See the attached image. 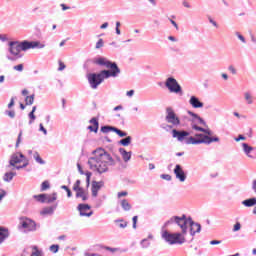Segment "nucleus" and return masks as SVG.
Listing matches in <instances>:
<instances>
[{
  "label": "nucleus",
  "mask_w": 256,
  "mask_h": 256,
  "mask_svg": "<svg viewBox=\"0 0 256 256\" xmlns=\"http://www.w3.org/2000/svg\"><path fill=\"white\" fill-rule=\"evenodd\" d=\"M45 197H46V194L34 195V199L39 201V203H45Z\"/></svg>",
  "instance_id": "nucleus-39"
},
{
  "label": "nucleus",
  "mask_w": 256,
  "mask_h": 256,
  "mask_svg": "<svg viewBox=\"0 0 256 256\" xmlns=\"http://www.w3.org/2000/svg\"><path fill=\"white\" fill-rule=\"evenodd\" d=\"M103 45H104L103 39L100 38V39L97 41L95 48H96V49H101V47H103Z\"/></svg>",
  "instance_id": "nucleus-50"
},
{
  "label": "nucleus",
  "mask_w": 256,
  "mask_h": 256,
  "mask_svg": "<svg viewBox=\"0 0 256 256\" xmlns=\"http://www.w3.org/2000/svg\"><path fill=\"white\" fill-rule=\"evenodd\" d=\"M115 128L114 126H109V125H106V126H102L100 131L102 133H111V131H113V133H115Z\"/></svg>",
  "instance_id": "nucleus-35"
},
{
  "label": "nucleus",
  "mask_w": 256,
  "mask_h": 256,
  "mask_svg": "<svg viewBox=\"0 0 256 256\" xmlns=\"http://www.w3.org/2000/svg\"><path fill=\"white\" fill-rule=\"evenodd\" d=\"M83 187H81V180H76L75 184L73 185V191H81Z\"/></svg>",
  "instance_id": "nucleus-40"
},
{
  "label": "nucleus",
  "mask_w": 256,
  "mask_h": 256,
  "mask_svg": "<svg viewBox=\"0 0 256 256\" xmlns=\"http://www.w3.org/2000/svg\"><path fill=\"white\" fill-rule=\"evenodd\" d=\"M28 117H29V119H30L29 125L33 124L34 121H35V119H37V116H35V112H30V113L28 114Z\"/></svg>",
  "instance_id": "nucleus-44"
},
{
  "label": "nucleus",
  "mask_w": 256,
  "mask_h": 256,
  "mask_svg": "<svg viewBox=\"0 0 256 256\" xmlns=\"http://www.w3.org/2000/svg\"><path fill=\"white\" fill-rule=\"evenodd\" d=\"M220 139L219 136H212L207 134L204 136V145H211V143H219Z\"/></svg>",
  "instance_id": "nucleus-19"
},
{
  "label": "nucleus",
  "mask_w": 256,
  "mask_h": 256,
  "mask_svg": "<svg viewBox=\"0 0 256 256\" xmlns=\"http://www.w3.org/2000/svg\"><path fill=\"white\" fill-rule=\"evenodd\" d=\"M242 151L244 155H246V157H248L249 159H253V155H251V153L255 151V148L253 146H250L247 143H242Z\"/></svg>",
  "instance_id": "nucleus-15"
},
{
  "label": "nucleus",
  "mask_w": 256,
  "mask_h": 256,
  "mask_svg": "<svg viewBox=\"0 0 256 256\" xmlns=\"http://www.w3.org/2000/svg\"><path fill=\"white\" fill-rule=\"evenodd\" d=\"M27 165H29V162H26L23 165L14 166V168L19 171L20 169H25V167H27Z\"/></svg>",
  "instance_id": "nucleus-56"
},
{
  "label": "nucleus",
  "mask_w": 256,
  "mask_h": 256,
  "mask_svg": "<svg viewBox=\"0 0 256 256\" xmlns=\"http://www.w3.org/2000/svg\"><path fill=\"white\" fill-rule=\"evenodd\" d=\"M20 225L22 229H25L27 232L37 231V223L31 220V218H27V217L20 218Z\"/></svg>",
  "instance_id": "nucleus-6"
},
{
  "label": "nucleus",
  "mask_w": 256,
  "mask_h": 256,
  "mask_svg": "<svg viewBox=\"0 0 256 256\" xmlns=\"http://www.w3.org/2000/svg\"><path fill=\"white\" fill-rule=\"evenodd\" d=\"M9 238V229L0 226V245L5 241V239Z\"/></svg>",
  "instance_id": "nucleus-21"
},
{
  "label": "nucleus",
  "mask_w": 256,
  "mask_h": 256,
  "mask_svg": "<svg viewBox=\"0 0 256 256\" xmlns=\"http://www.w3.org/2000/svg\"><path fill=\"white\" fill-rule=\"evenodd\" d=\"M188 115L192 117V125H203V127H207V122L201 118L198 114L188 111Z\"/></svg>",
  "instance_id": "nucleus-13"
},
{
  "label": "nucleus",
  "mask_w": 256,
  "mask_h": 256,
  "mask_svg": "<svg viewBox=\"0 0 256 256\" xmlns=\"http://www.w3.org/2000/svg\"><path fill=\"white\" fill-rule=\"evenodd\" d=\"M131 141H133V138L131 136H126L119 141V145H122V147H129V145H131Z\"/></svg>",
  "instance_id": "nucleus-28"
},
{
  "label": "nucleus",
  "mask_w": 256,
  "mask_h": 256,
  "mask_svg": "<svg viewBox=\"0 0 256 256\" xmlns=\"http://www.w3.org/2000/svg\"><path fill=\"white\" fill-rule=\"evenodd\" d=\"M165 121L166 123H169V125H166L168 129H173V127H179V125H181V120L179 119V116L171 107L166 108Z\"/></svg>",
  "instance_id": "nucleus-4"
},
{
  "label": "nucleus",
  "mask_w": 256,
  "mask_h": 256,
  "mask_svg": "<svg viewBox=\"0 0 256 256\" xmlns=\"http://www.w3.org/2000/svg\"><path fill=\"white\" fill-rule=\"evenodd\" d=\"M228 71H230L232 75H237V69L233 65L228 66Z\"/></svg>",
  "instance_id": "nucleus-49"
},
{
  "label": "nucleus",
  "mask_w": 256,
  "mask_h": 256,
  "mask_svg": "<svg viewBox=\"0 0 256 256\" xmlns=\"http://www.w3.org/2000/svg\"><path fill=\"white\" fill-rule=\"evenodd\" d=\"M23 161H25V155L20 152L15 153L11 156V159L9 161L10 165H8V167H15L17 163H23Z\"/></svg>",
  "instance_id": "nucleus-11"
},
{
  "label": "nucleus",
  "mask_w": 256,
  "mask_h": 256,
  "mask_svg": "<svg viewBox=\"0 0 256 256\" xmlns=\"http://www.w3.org/2000/svg\"><path fill=\"white\" fill-rule=\"evenodd\" d=\"M49 187H51V186L49 185V181H44V182H42V184H41V191H47V189H49Z\"/></svg>",
  "instance_id": "nucleus-46"
},
{
  "label": "nucleus",
  "mask_w": 256,
  "mask_h": 256,
  "mask_svg": "<svg viewBox=\"0 0 256 256\" xmlns=\"http://www.w3.org/2000/svg\"><path fill=\"white\" fill-rule=\"evenodd\" d=\"M51 253H59V244H53L49 247Z\"/></svg>",
  "instance_id": "nucleus-41"
},
{
  "label": "nucleus",
  "mask_w": 256,
  "mask_h": 256,
  "mask_svg": "<svg viewBox=\"0 0 256 256\" xmlns=\"http://www.w3.org/2000/svg\"><path fill=\"white\" fill-rule=\"evenodd\" d=\"M21 137H23V131H20L18 134V138L16 141V147H19V144L21 143Z\"/></svg>",
  "instance_id": "nucleus-52"
},
{
  "label": "nucleus",
  "mask_w": 256,
  "mask_h": 256,
  "mask_svg": "<svg viewBox=\"0 0 256 256\" xmlns=\"http://www.w3.org/2000/svg\"><path fill=\"white\" fill-rule=\"evenodd\" d=\"M128 193L127 191L118 192V198L121 199V197H127Z\"/></svg>",
  "instance_id": "nucleus-60"
},
{
  "label": "nucleus",
  "mask_w": 256,
  "mask_h": 256,
  "mask_svg": "<svg viewBox=\"0 0 256 256\" xmlns=\"http://www.w3.org/2000/svg\"><path fill=\"white\" fill-rule=\"evenodd\" d=\"M32 49H45V44L40 41H31Z\"/></svg>",
  "instance_id": "nucleus-34"
},
{
  "label": "nucleus",
  "mask_w": 256,
  "mask_h": 256,
  "mask_svg": "<svg viewBox=\"0 0 256 256\" xmlns=\"http://www.w3.org/2000/svg\"><path fill=\"white\" fill-rule=\"evenodd\" d=\"M204 143V139H197L193 136H190L185 140L186 145H201Z\"/></svg>",
  "instance_id": "nucleus-18"
},
{
  "label": "nucleus",
  "mask_w": 256,
  "mask_h": 256,
  "mask_svg": "<svg viewBox=\"0 0 256 256\" xmlns=\"http://www.w3.org/2000/svg\"><path fill=\"white\" fill-rule=\"evenodd\" d=\"M39 131L44 133V135H47V129H45V127L41 123L39 124Z\"/></svg>",
  "instance_id": "nucleus-58"
},
{
  "label": "nucleus",
  "mask_w": 256,
  "mask_h": 256,
  "mask_svg": "<svg viewBox=\"0 0 256 256\" xmlns=\"http://www.w3.org/2000/svg\"><path fill=\"white\" fill-rule=\"evenodd\" d=\"M208 21L211 25H213V27H215L216 29H219V24L211 16L208 17Z\"/></svg>",
  "instance_id": "nucleus-45"
},
{
  "label": "nucleus",
  "mask_w": 256,
  "mask_h": 256,
  "mask_svg": "<svg viewBox=\"0 0 256 256\" xmlns=\"http://www.w3.org/2000/svg\"><path fill=\"white\" fill-rule=\"evenodd\" d=\"M89 123H91L93 126H88V130L92 131L93 133H97V131H99V120H97V118H92L90 119Z\"/></svg>",
  "instance_id": "nucleus-20"
},
{
  "label": "nucleus",
  "mask_w": 256,
  "mask_h": 256,
  "mask_svg": "<svg viewBox=\"0 0 256 256\" xmlns=\"http://www.w3.org/2000/svg\"><path fill=\"white\" fill-rule=\"evenodd\" d=\"M86 181L87 185H89V181H91V172H86Z\"/></svg>",
  "instance_id": "nucleus-64"
},
{
  "label": "nucleus",
  "mask_w": 256,
  "mask_h": 256,
  "mask_svg": "<svg viewBox=\"0 0 256 256\" xmlns=\"http://www.w3.org/2000/svg\"><path fill=\"white\" fill-rule=\"evenodd\" d=\"M5 115H8L10 119H15V112L13 110H6Z\"/></svg>",
  "instance_id": "nucleus-47"
},
{
  "label": "nucleus",
  "mask_w": 256,
  "mask_h": 256,
  "mask_svg": "<svg viewBox=\"0 0 256 256\" xmlns=\"http://www.w3.org/2000/svg\"><path fill=\"white\" fill-rule=\"evenodd\" d=\"M76 199H82V201H87L89 199V195L85 192V189H81L76 191Z\"/></svg>",
  "instance_id": "nucleus-23"
},
{
  "label": "nucleus",
  "mask_w": 256,
  "mask_h": 256,
  "mask_svg": "<svg viewBox=\"0 0 256 256\" xmlns=\"http://www.w3.org/2000/svg\"><path fill=\"white\" fill-rule=\"evenodd\" d=\"M96 65H100L102 67H106V69L110 70H102L99 73H90L88 74V83L91 89H97L105 79H109L111 77H117L121 75V69L117 65L116 62L109 61L107 58L99 57L94 61Z\"/></svg>",
  "instance_id": "nucleus-2"
},
{
  "label": "nucleus",
  "mask_w": 256,
  "mask_h": 256,
  "mask_svg": "<svg viewBox=\"0 0 256 256\" xmlns=\"http://www.w3.org/2000/svg\"><path fill=\"white\" fill-rule=\"evenodd\" d=\"M55 209H57V206L45 207L41 210L40 215H53V213H55Z\"/></svg>",
  "instance_id": "nucleus-24"
},
{
  "label": "nucleus",
  "mask_w": 256,
  "mask_h": 256,
  "mask_svg": "<svg viewBox=\"0 0 256 256\" xmlns=\"http://www.w3.org/2000/svg\"><path fill=\"white\" fill-rule=\"evenodd\" d=\"M182 5H183V7H185L186 9H191V4H190L187 0H183V1H182Z\"/></svg>",
  "instance_id": "nucleus-55"
},
{
  "label": "nucleus",
  "mask_w": 256,
  "mask_h": 256,
  "mask_svg": "<svg viewBox=\"0 0 256 256\" xmlns=\"http://www.w3.org/2000/svg\"><path fill=\"white\" fill-rule=\"evenodd\" d=\"M31 256H43V251L37 249V246H35Z\"/></svg>",
  "instance_id": "nucleus-43"
},
{
  "label": "nucleus",
  "mask_w": 256,
  "mask_h": 256,
  "mask_svg": "<svg viewBox=\"0 0 256 256\" xmlns=\"http://www.w3.org/2000/svg\"><path fill=\"white\" fill-rule=\"evenodd\" d=\"M0 41H2V43H5L6 41H9V38L7 37V34H0Z\"/></svg>",
  "instance_id": "nucleus-54"
},
{
  "label": "nucleus",
  "mask_w": 256,
  "mask_h": 256,
  "mask_svg": "<svg viewBox=\"0 0 256 256\" xmlns=\"http://www.w3.org/2000/svg\"><path fill=\"white\" fill-rule=\"evenodd\" d=\"M119 153L124 161V163H129L131 161V155H133V152L125 150V148H119Z\"/></svg>",
  "instance_id": "nucleus-17"
},
{
  "label": "nucleus",
  "mask_w": 256,
  "mask_h": 256,
  "mask_svg": "<svg viewBox=\"0 0 256 256\" xmlns=\"http://www.w3.org/2000/svg\"><path fill=\"white\" fill-rule=\"evenodd\" d=\"M19 45L21 51H29V49H32L31 41L24 40L19 42Z\"/></svg>",
  "instance_id": "nucleus-25"
},
{
  "label": "nucleus",
  "mask_w": 256,
  "mask_h": 256,
  "mask_svg": "<svg viewBox=\"0 0 256 256\" xmlns=\"http://www.w3.org/2000/svg\"><path fill=\"white\" fill-rule=\"evenodd\" d=\"M122 209H124L125 211H131V204L129 203V201H127V199H123L120 202Z\"/></svg>",
  "instance_id": "nucleus-33"
},
{
  "label": "nucleus",
  "mask_w": 256,
  "mask_h": 256,
  "mask_svg": "<svg viewBox=\"0 0 256 256\" xmlns=\"http://www.w3.org/2000/svg\"><path fill=\"white\" fill-rule=\"evenodd\" d=\"M16 175H17V172H13V171L6 172V173L4 174L3 180H4L6 183H11V181H13V177H15Z\"/></svg>",
  "instance_id": "nucleus-26"
},
{
  "label": "nucleus",
  "mask_w": 256,
  "mask_h": 256,
  "mask_svg": "<svg viewBox=\"0 0 256 256\" xmlns=\"http://www.w3.org/2000/svg\"><path fill=\"white\" fill-rule=\"evenodd\" d=\"M244 99L247 103V105H253V95L251 94V92H245L244 93Z\"/></svg>",
  "instance_id": "nucleus-32"
},
{
  "label": "nucleus",
  "mask_w": 256,
  "mask_h": 256,
  "mask_svg": "<svg viewBox=\"0 0 256 256\" xmlns=\"http://www.w3.org/2000/svg\"><path fill=\"white\" fill-rule=\"evenodd\" d=\"M165 87L168 89L169 93H174L175 95H183V88L177 79L173 77H168L165 81Z\"/></svg>",
  "instance_id": "nucleus-5"
},
{
  "label": "nucleus",
  "mask_w": 256,
  "mask_h": 256,
  "mask_svg": "<svg viewBox=\"0 0 256 256\" xmlns=\"http://www.w3.org/2000/svg\"><path fill=\"white\" fill-rule=\"evenodd\" d=\"M57 201V193L54 192L52 195L46 194L45 203H53Z\"/></svg>",
  "instance_id": "nucleus-31"
},
{
  "label": "nucleus",
  "mask_w": 256,
  "mask_h": 256,
  "mask_svg": "<svg viewBox=\"0 0 256 256\" xmlns=\"http://www.w3.org/2000/svg\"><path fill=\"white\" fill-rule=\"evenodd\" d=\"M8 47L10 55H13V57H16V59H21V46L19 41H10L8 43Z\"/></svg>",
  "instance_id": "nucleus-7"
},
{
  "label": "nucleus",
  "mask_w": 256,
  "mask_h": 256,
  "mask_svg": "<svg viewBox=\"0 0 256 256\" xmlns=\"http://www.w3.org/2000/svg\"><path fill=\"white\" fill-rule=\"evenodd\" d=\"M210 245H221V240H212L210 241Z\"/></svg>",
  "instance_id": "nucleus-62"
},
{
  "label": "nucleus",
  "mask_w": 256,
  "mask_h": 256,
  "mask_svg": "<svg viewBox=\"0 0 256 256\" xmlns=\"http://www.w3.org/2000/svg\"><path fill=\"white\" fill-rule=\"evenodd\" d=\"M33 157H34L36 163H39V165H45V160L41 159L39 152H34Z\"/></svg>",
  "instance_id": "nucleus-36"
},
{
  "label": "nucleus",
  "mask_w": 256,
  "mask_h": 256,
  "mask_svg": "<svg viewBox=\"0 0 256 256\" xmlns=\"http://www.w3.org/2000/svg\"><path fill=\"white\" fill-rule=\"evenodd\" d=\"M137 219H138L137 216H134V217L132 218V221H133L132 227H133V229H137Z\"/></svg>",
  "instance_id": "nucleus-59"
},
{
  "label": "nucleus",
  "mask_w": 256,
  "mask_h": 256,
  "mask_svg": "<svg viewBox=\"0 0 256 256\" xmlns=\"http://www.w3.org/2000/svg\"><path fill=\"white\" fill-rule=\"evenodd\" d=\"M189 104L191 105V107H193V109H201L204 105L197 96H191Z\"/></svg>",
  "instance_id": "nucleus-14"
},
{
  "label": "nucleus",
  "mask_w": 256,
  "mask_h": 256,
  "mask_svg": "<svg viewBox=\"0 0 256 256\" xmlns=\"http://www.w3.org/2000/svg\"><path fill=\"white\" fill-rule=\"evenodd\" d=\"M14 71H23V64H19L13 67Z\"/></svg>",
  "instance_id": "nucleus-57"
},
{
  "label": "nucleus",
  "mask_w": 256,
  "mask_h": 256,
  "mask_svg": "<svg viewBox=\"0 0 256 256\" xmlns=\"http://www.w3.org/2000/svg\"><path fill=\"white\" fill-rule=\"evenodd\" d=\"M114 223L116 227H119L120 229H125L127 227V221L123 219L114 220Z\"/></svg>",
  "instance_id": "nucleus-30"
},
{
  "label": "nucleus",
  "mask_w": 256,
  "mask_h": 256,
  "mask_svg": "<svg viewBox=\"0 0 256 256\" xmlns=\"http://www.w3.org/2000/svg\"><path fill=\"white\" fill-rule=\"evenodd\" d=\"M25 103H26V105H33V103H35V94L26 96Z\"/></svg>",
  "instance_id": "nucleus-37"
},
{
  "label": "nucleus",
  "mask_w": 256,
  "mask_h": 256,
  "mask_svg": "<svg viewBox=\"0 0 256 256\" xmlns=\"http://www.w3.org/2000/svg\"><path fill=\"white\" fill-rule=\"evenodd\" d=\"M80 217H91L93 211H91V206L89 204H79L77 206Z\"/></svg>",
  "instance_id": "nucleus-10"
},
{
  "label": "nucleus",
  "mask_w": 256,
  "mask_h": 256,
  "mask_svg": "<svg viewBox=\"0 0 256 256\" xmlns=\"http://www.w3.org/2000/svg\"><path fill=\"white\" fill-rule=\"evenodd\" d=\"M174 175L176 176V179L180 181V183H185V181H187V174H185V170H183V166L180 164L175 166Z\"/></svg>",
  "instance_id": "nucleus-9"
},
{
  "label": "nucleus",
  "mask_w": 256,
  "mask_h": 256,
  "mask_svg": "<svg viewBox=\"0 0 256 256\" xmlns=\"http://www.w3.org/2000/svg\"><path fill=\"white\" fill-rule=\"evenodd\" d=\"M161 179H164L165 181H171L172 177L169 174H162L160 175Z\"/></svg>",
  "instance_id": "nucleus-51"
},
{
  "label": "nucleus",
  "mask_w": 256,
  "mask_h": 256,
  "mask_svg": "<svg viewBox=\"0 0 256 256\" xmlns=\"http://www.w3.org/2000/svg\"><path fill=\"white\" fill-rule=\"evenodd\" d=\"M114 133H116V135H118L119 137H127V132L120 130L117 127L114 129Z\"/></svg>",
  "instance_id": "nucleus-38"
},
{
  "label": "nucleus",
  "mask_w": 256,
  "mask_h": 256,
  "mask_svg": "<svg viewBox=\"0 0 256 256\" xmlns=\"http://www.w3.org/2000/svg\"><path fill=\"white\" fill-rule=\"evenodd\" d=\"M237 231H241V223H239V222H236L233 227V232L237 233Z\"/></svg>",
  "instance_id": "nucleus-48"
},
{
  "label": "nucleus",
  "mask_w": 256,
  "mask_h": 256,
  "mask_svg": "<svg viewBox=\"0 0 256 256\" xmlns=\"http://www.w3.org/2000/svg\"><path fill=\"white\" fill-rule=\"evenodd\" d=\"M242 205H244V207H255L256 198L255 197L248 198V199L242 201Z\"/></svg>",
  "instance_id": "nucleus-27"
},
{
  "label": "nucleus",
  "mask_w": 256,
  "mask_h": 256,
  "mask_svg": "<svg viewBox=\"0 0 256 256\" xmlns=\"http://www.w3.org/2000/svg\"><path fill=\"white\" fill-rule=\"evenodd\" d=\"M149 239H153V235H149L148 238L141 240L140 245L142 249H147L151 245Z\"/></svg>",
  "instance_id": "nucleus-29"
},
{
  "label": "nucleus",
  "mask_w": 256,
  "mask_h": 256,
  "mask_svg": "<svg viewBox=\"0 0 256 256\" xmlns=\"http://www.w3.org/2000/svg\"><path fill=\"white\" fill-rule=\"evenodd\" d=\"M66 67L67 66L65 65V63H63L62 61H59L58 71H65Z\"/></svg>",
  "instance_id": "nucleus-53"
},
{
  "label": "nucleus",
  "mask_w": 256,
  "mask_h": 256,
  "mask_svg": "<svg viewBox=\"0 0 256 256\" xmlns=\"http://www.w3.org/2000/svg\"><path fill=\"white\" fill-rule=\"evenodd\" d=\"M190 135L191 133L185 130H181V131L177 129L172 130V137L174 139H177V141H179L180 143H183V141H187V137H189Z\"/></svg>",
  "instance_id": "nucleus-8"
},
{
  "label": "nucleus",
  "mask_w": 256,
  "mask_h": 256,
  "mask_svg": "<svg viewBox=\"0 0 256 256\" xmlns=\"http://www.w3.org/2000/svg\"><path fill=\"white\" fill-rule=\"evenodd\" d=\"M92 157L88 159V165L91 171H95L99 175L109 173V167H115L117 163H121V157L115 155L114 158L103 148H97L92 152Z\"/></svg>",
  "instance_id": "nucleus-1"
},
{
  "label": "nucleus",
  "mask_w": 256,
  "mask_h": 256,
  "mask_svg": "<svg viewBox=\"0 0 256 256\" xmlns=\"http://www.w3.org/2000/svg\"><path fill=\"white\" fill-rule=\"evenodd\" d=\"M103 185H105V183L103 181H93L92 182V196L93 197H97L99 190L101 189V187H103Z\"/></svg>",
  "instance_id": "nucleus-16"
},
{
  "label": "nucleus",
  "mask_w": 256,
  "mask_h": 256,
  "mask_svg": "<svg viewBox=\"0 0 256 256\" xmlns=\"http://www.w3.org/2000/svg\"><path fill=\"white\" fill-rule=\"evenodd\" d=\"M245 136H243V135H239L237 138H235V141L236 142H239V141H245Z\"/></svg>",
  "instance_id": "nucleus-63"
},
{
  "label": "nucleus",
  "mask_w": 256,
  "mask_h": 256,
  "mask_svg": "<svg viewBox=\"0 0 256 256\" xmlns=\"http://www.w3.org/2000/svg\"><path fill=\"white\" fill-rule=\"evenodd\" d=\"M192 129H194V131H200L205 135H213V131H211V129H205L201 126H198L197 124H192Z\"/></svg>",
  "instance_id": "nucleus-22"
},
{
  "label": "nucleus",
  "mask_w": 256,
  "mask_h": 256,
  "mask_svg": "<svg viewBox=\"0 0 256 256\" xmlns=\"http://www.w3.org/2000/svg\"><path fill=\"white\" fill-rule=\"evenodd\" d=\"M7 195L5 190H0V201H3V198Z\"/></svg>",
  "instance_id": "nucleus-61"
},
{
  "label": "nucleus",
  "mask_w": 256,
  "mask_h": 256,
  "mask_svg": "<svg viewBox=\"0 0 256 256\" xmlns=\"http://www.w3.org/2000/svg\"><path fill=\"white\" fill-rule=\"evenodd\" d=\"M236 37L241 41V43H247V40L245 39V36L239 32H235Z\"/></svg>",
  "instance_id": "nucleus-42"
},
{
  "label": "nucleus",
  "mask_w": 256,
  "mask_h": 256,
  "mask_svg": "<svg viewBox=\"0 0 256 256\" xmlns=\"http://www.w3.org/2000/svg\"><path fill=\"white\" fill-rule=\"evenodd\" d=\"M188 225H190V235L195 237L196 233H201V224L193 221V218L189 217Z\"/></svg>",
  "instance_id": "nucleus-12"
},
{
  "label": "nucleus",
  "mask_w": 256,
  "mask_h": 256,
  "mask_svg": "<svg viewBox=\"0 0 256 256\" xmlns=\"http://www.w3.org/2000/svg\"><path fill=\"white\" fill-rule=\"evenodd\" d=\"M177 225L181 232L169 233L164 231L162 237L166 243L169 245H183L185 243V235H187V225H189V217L183 214L182 216H172L169 220L164 223V227H169V225Z\"/></svg>",
  "instance_id": "nucleus-3"
}]
</instances>
